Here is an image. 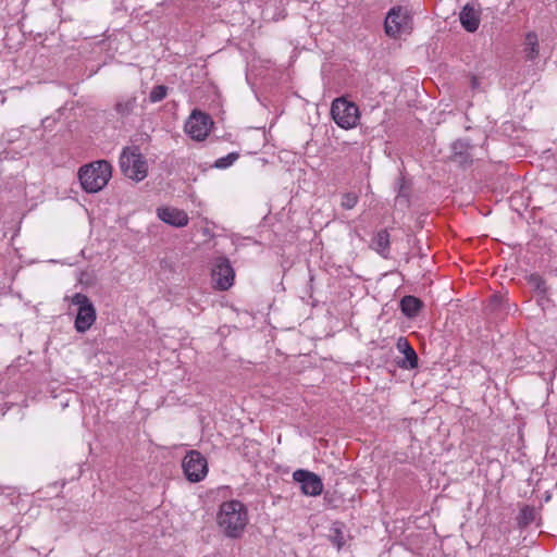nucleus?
<instances>
[{"mask_svg": "<svg viewBox=\"0 0 557 557\" xmlns=\"http://www.w3.org/2000/svg\"><path fill=\"white\" fill-rule=\"evenodd\" d=\"M216 524L226 537H240L248 524L246 506L235 499L223 502L216 513Z\"/></svg>", "mask_w": 557, "mask_h": 557, "instance_id": "1", "label": "nucleus"}, {"mask_svg": "<svg viewBox=\"0 0 557 557\" xmlns=\"http://www.w3.org/2000/svg\"><path fill=\"white\" fill-rule=\"evenodd\" d=\"M111 173V164L106 160H99L82 166L78 177L85 191L98 193L108 184Z\"/></svg>", "mask_w": 557, "mask_h": 557, "instance_id": "2", "label": "nucleus"}, {"mask_svg": "<svg viewBox=\"0 0 557 557\" xmlns=\"http://www.w3.org/2000/svg\"><path fill=\"white\" fill-rule=\"evenodd\" d=\"M119 164L122 173L135 182H140L147 177L148 164L138 146L124 147L120 154Z\"/></svg>", "mask_w": 557, "mask_h": 557, "instance_id": "3", "label": "nucleus"}, {"mask_svg": "<svg viewBox=\"0 0 557 557\" xmlns=\"http://www.w3.org/2000/svg\"><path fill=\"white\" fill-rule=\"evenodd\" d=\"M70 299L72 305L78 307L77 314L74 322V327L78 333L87 332L95 323L97 313L96 309L90 299L82 293H76L72 297H65V300Z\"/></svg>", "mask_w": 557, "mask_h": 557, "instance_id": "4", "label": "nucleus"}, {"mask_svg": "<svg viewBox=\"0 0 557 557\" xmlns=\"http://www.w3.org/2000/svg\"><path fill=\"white\" fill-rule=\"evenodd\" d=\"M412 18L408 9L397 5L393 7L384 21V29L387 36L396 38L401 34L410 33Z\"/></svg>", "mask_w": 557, "mask_h": 557, "instance_id": "5", "label": "nucleus"}, {"mask_svg": "<svg viewBox=\"0 0 557 557\" xmlns=\"http://www.w3.org/2000/svg\"><path fill=\"white\" fill-rule=\"evenodd\" d=\"M331 115L334 122L344 129L352 128L359 120L358 107L344 98H337L331 107Z\"/></svg>", "mask_w": 557, "mask_h": 557, "instance_id": "6", "label": "nucleus"}, {"mask_svg": "<svg viewBox=\"0 0 557 557\" xmlns=\"http://www.w3.org/2000/svg\"><path fill=\"white\" fill-rule=\"evenodd\" d=\"M182 468L190 482H199L208 473L207 459L197 450H190L186 454L182 461Z\"/></svg>", "mask_w": 557, "mask_h": 557, "instance_id": "7", "label": "nucleus"}, {"mask_svg": "<svg viewBox=\"0 0 557 557\" xmlns=\"http://www.w3.org/2000/svg\"><path fill=\"white\" fill-rule=\"evenodd\" d=\"M212 121L210 116L198 110H194L185 123V132L195 140H203L209 134Z\"/></svg>", "mask_w": 557, "mask_h": 557, "instance_id": "8", "label": "nucleus"}, {"mask_svg": "<svg viewBox=\"0 0 557 557\" xmlns=\"http://www.w3.org/2000/svg\"><path fill=\"white\" fill-rule=\"evenodd\" d=\"M235 272L226 257H218L212 269V281L219 290H227L234 283Z\"/></svg>", "mask_w": 557, "mask_h": 557, "instance_id": "9", "label": "nucleus"}, {"mask_svg": "<svg viewBox=\"0 0 557 557\" xmlns=\"http://www.w3.org/2000/svg\"><path fill=\"white\" fill-rule=\"evenodd\" d=\"M293 479L295 482L299 483L300 491L306 496H319L323 492V482L314 472L297 469L293 473Z\"/></svg>", "mask_w": 557, "mask_h": 557, "instance_id": "10", "label": "nucleus"}, {"mask_svg": "<svg viewBox=\"0 0 557 557\" xmlns=\"http://www.w3.org/2000/svg\"><path fill=\"white\" fill-rule=\"evenodd\" d=\"M158 218L174 227H183L188 224V215L184 210L172 208V207H162L157 209Z\"/></svg>", "mask_w": 557, "mask_h": 557, "instance_id": "11", "label": "nucleus"}, {"mask_svg": "<svg viewBox=\"0 0 557 557\" xmlns=\"http://www.w3.org/2000/svg\"><path fill=\"white\" fill-rule=\"evenodd\" d=\"M397 349L404 354V358L397 361L398 367L406 370H412L418 367V355L409 344L406 337H399L396 343Z\"/></svg>", "mask_w": 557, "mask_h": 557, "instance_id": "12", "label": "nucleus"}, {"mask_svg": "<svg viewBox=\"0 0 557 557\" xmlns=\"http://www.w3.org/2000/svg\"><path fill=\"white\" fill-rule=\"evenodd\" d=\"M459 21L467 32L474 33L480 26V12L468 3L460 11Z\"/></svg>", "mask_w": 557, "mask_h": 557, "instance_id": "13", "label": "nucleus"}, {"mask_svg": "<svg viewBox=\"0 0 557 557\" xmlns=\"http://www.w3.org/2000/svg\"><path fill=\"white\" fill-rule=\"evenodd\" d=\"M389 234L386 230L379 231L371 240V248L383 258L389 255Z\"/></svg>", "mask_w": 557, "mask_h": 557, "instance_id": "14", "label": "nucleus"}, {"mask_svg": "<svg viewBox=\"0 0 557 557\" xmlns=\"http://www.w3.org/2000/svg\"><path fill=\"white\" fill-rule=\"evenodd\" d=\"M423 307V302L414 296H405L400 300V309L404 315L412 319L418 315Z\"/></svg>", "mask_w": 557, "mask_h": 557, "instance_id": "15", "label": "nucleus"}, {"mask_svg": "<svg viewBox=\"0 0 557 557\" xmlns=\"http://www.w3.org/2000/svg\"><path fill=\"white\" fill-rule=\"evenodd\" d=\"M523 52L525 54V59L529 61H534L539 57L540 49H539V37H537L536 33L529 32L525 35Z\"/></svg>", "mask_w": 557, "mask_h": 557, "instance_id": "16", "label": "nucleus"}, {"mask_svg": "<svg viewBox=\"0 0 557 557\" xmlns=\"http://www.w3.org/2000/svg\"><path fill=\"white\" fill-rule=\"evenodd\" d=\"M137 99L134 96L125 97L120 99L115 104V111L121 116H128L133 113L134 109L136 108Z\"/></svg>", "mask_w": 557, "mask_h": 557, "instance_id": "17", "label": "nucleus"}, {"mask_svg": "<svg viewBox=\"0 0 557 557\" xmlns=\"http://www.w3.org/2000/svg\"><path fill=\"white\" fill-rule=\"evenodd\" d=\"M343 523L335 522L331 528L330 540L337 547V549H341L345 545V535L343 532Z\"/></svg>", "mask_w": 557, "mask_h": 557, "instance_id": "18", "label": "nucleus"}, {"mask_svg": "<svg viewBox=\"0 0 557 557\" xmlns=\"http://www.w3.org/2000/svg\"><path fill=\"white\" fill-rule=\"evenodd\" d=\"M527 280H528V284L531 286V288L533 290H535L542 295H544L546 293V283L541 275L533 273V274H530Z\"/></svg>", "mask_w": 557, "mask_h": 557, "instance_id": "19", "label": "nucleus"}, {"mask_svg": "<svg viewBox=\"0 0 557 557\" xmlns=\"http://www.w3.org/2000/svg\"><path fill=\"white\" fill-rule=\"evenodd\" d=\"M359 196L356 193H344L341 197V207L345 210H351L358 203Z\"/></svg>", "mask_w": 557, "mask_h": 557, "instance_id": "20", "label": "nucleus"}, {"mask_svg": "<svg viewBox=\"0 0 557 557\" xmlns=\"http://www.w3.org/2000/svg\"><path fill=\"white\" fill-rule=\"evenodd\" d=\"M238 157H239V154L237 152H231V153L226 154L225 157H222V158H219L218 160H215L214 168L221 169V170L227 169L238 159Z\"/></svg>", "mask_w": 557, "mask_h": 557, "instance_id": "21", "label": "nucleus"}, {"mask_svg": "<svg viewBox=\"0 0 557 557\" xmlns=\"http://www.w3.org/2000/svg\"><path fill=\"white\" fill-rule=\"evenodd\" d=\"M168 95V87L164 85H157L154 86L150 94H149V100L152 103L159 102L163 100Z\"/></svg>", "mask_w": 557, "mask_h": 557, "instance_id": "22", "label": "nucleus"}, {"mask_svg": "<svg viewBox=\"0 0 557 557\" xmlns=\"http://www.w3.org/2000/svg\"><path fill=\"white\" fill-rule=\"evenodd\" d=\"M533 509L528 506L523 507L520 511V517L525 524L530 523L533 520Z\"/></svg>", "mask_w": 557, "mask_h": 557, "instance_id": "23", "label": "nucleus"}, {"mask_svg": "<svg viewBox=\"0 0 557 557\" xmlns=\"http://www.w3.org/2000/svg\"><path fill=\"white\" fill-rule=\"evenodd\" d=\"M465 147H468V144L463 143L462 140H457L453 144V149L455 151V154L460 156V161L466 160V158L462 157V151H461V149H463Z\"/></svg>", "mask_w": 557, "mask_h": 557, "instance_id": "24", "label": "nucleus"}]
</instances>
